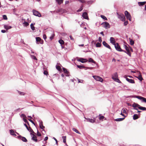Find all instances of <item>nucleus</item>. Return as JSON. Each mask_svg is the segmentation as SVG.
Listing matches in <instances>:
<instances>
[{"label": "nucleus", "mask_w": 146, "mask_h": 146, "mask_svg": "<svg viewBox=\"0 0 146 146\" xmlns=\"http://www.w3.org/2000/svg\"><path fill=\"white\" fill-rule=\"evenodd\" d=\"M21 117H23V118H25L26 117L25 115L24 114H21Z\"/></svg>", "instance_id": "4d7b16f0"}, {"label": "nucleus", "mask_w": 146, "mask_h": 146, "mask_svg": "<svg viewBox=\"0 0 146 146\" xmlns=\"http://www.w3.org/2000/svg\"><path fill=\"white\" fill-rule=\"evenodd\" d=\"M138 96H136V95L131 96L132 98H137Z\"/></svg>", "instance_id": "0e129e2a"}, {"label": "nucleus", "mask_w": 146, "mask_h": 146, "mask_svg": "<svg viewBox=\"0 0 146 146\" xmlns=\"http://www.w3.org/2000/svg\"><path fill=\"white\" fill-rule=\"evenodd\" d=\"M62 69L64 73H65L66 72V71H67V69L64 67H62Z\"/></svg>", "instance_id": "5fc2aeb1"}, {"label": "nucleus", "mask_w": 146, "mask_h": 146, "mask_svg": "<svg viewBox=\"0 0 146 146\" xmlns=\"http://www.w3.org/2000/svg\"><path fill=\"white\" fill-rule=\"evenodd\" d=\"M30 134L33 135V136L31 138L32 140L36 142H37L38 141V139H37L36 136L35 135L32 134L31 133Z\"/></svg>", "instance_id": "f3484780"}, {"label": "nucleus", "mask_w": 146, "mask_h": 146, "mask_svg": "<svg viewBox=\"0 0 146 146\" xmlns=\"http://www.w3.org/2000/svg\"><path fill=\"white\" fill-rule=\"evenodd\" d=\"M73 131H74L76 133H78L79 134H80L81 133L79 131L76 129L75 128H73L72 129Z\"/></svg>", "instance_id": "4c0bfd02"}, {"label": "nucleus", "mask_w": 146, "mask_h": 146, "mask_svg": "<svg viewBox=\"0 0 146 146\" xmlns=\"http://www.w3.org/2000/svg\"><path fill=\"white\" fill-rule=\"evenodd\" d=\"M75 64L76 66L77 67L79 68L80 69H82V68H85V66L83 64H82L81 65H79L76 64Z\"/></svg>", "instance_id": "393cba45"}, {"label": "nucleus", "mask_w": 146, "mask_h": 146, "mask_svg": "<svg viewBox=\"0 0 146 146\" xmlns=\"http://www.w3.org/2000/svg\"><path fill=\"white\" fill-rule=\"evenodd\" d=\"M110 42L113 45H114L116 44L115 39L113 37L110 38Z\"/></svg>", "instance_id": "6ab92c4d"}, {"label": "nucleus", "mask_w": 146, "mask_h": 146, "mask_svg": "<svg viewBox=\"0 0 146 146\" xmlns=\"http://www.w3.org/2000/svg\"><path fill=\"white\" fill-rule=\"evenodd\" d=\"M123 47L126 50V54L129 56H131V53L130 52V50L129 48L125 44L123 45Z\"/></svg>", "instance_id": "423d86ee"}, {"label": "nucleus", "mask_w": 146, "mask_h": 146, "mask_svg": "<svg viewBox=\"0 0 146 146\" xmlns=\"http://www.w3.org/2000/svg\"><path fill=\"white\" fill-rule=\"evenodd\" d=\"M101 25H102L103 27L105 28L106 29L110 28V25L107 22H104L102 23Z\"/></svg>", "instance_id": "20e7f679"}, {"label": "nucleus", "mask_w": 146, "mask_h": 146, "mask_svg": "<svg viewBox=\"0 0 146 146\" xmlns=\"http://www.w3.org/2000/svg\"><path fill=\"white\" fill-rule=\"evenodd\" d=\"M35 24V23H32L30 25L31 28L32 30L34 31L35 30V27L34 25Z\"/></svg>", "instance_id": "bb28decb"}, {"label": "nucleus", "mask_w": 146, "mask_h": 146, "mask_svg": "<svg viewBox=\"0 0 146 146\" xmlns=\"http://www.w3.org/2000/svg\"><path fill=\"white\" fill-rule=\"evenodd\" d=\"M118 77V75L117 74V72H116L113 74L112 75V77L111 78L112 79V78H117Z\"/></svg>", "instance_id": "5701e85b"}, {"label": "nucleus", "mask_w": 146, "mask_h": 146, "mask_svg": "<svg viewBox=\"0 0 146 146\" xmlns=\"http://www.w3.org/2000/svg\"><path fill=\"white\" fill-rule=\"evenodd\" d=\"M70 39L71 40H74V38H73V37H72V36H71V35H70Z\"/></svg>", "instance_id": "774afa93"}, {"label": "nucleus", "mask_w": 146, "mask_h": 146, "mask_svg": "<svg viewBox=\"0 0 146 146\" xmlns=\"http://www.w3.org/2000/svg\"><path fill=\"white\" fill-rule=\"evenodd\" d=\"M62 138L63 139V142L64 143H66V136H63L62 137Z\"/></svg>", "instance_id": "79ce46f5"}, {"label": "nucleus", "mask_w": 146, "mask_h": 146, "mask_svg": "<svg viewBox=\"0 0 146 146\" xmlns=\"http://www.w3.org/2000/svg\"><path fill=\"white\" fill-rule=\"evenodd\" d=\"M98 40L99 42H100V43L102 42V38L100 37H99L98 38Z\"/></svg>", "instance_id": "680f3d73"}, {"label": "nucleus", "mask_w": 146, "mask_h": 146, "mask_svg": "<svg viewBox=\"0 0 146 146\" xmlns=\"http://www.w3.org/2000/svg\"><path fill=\"white\" fill-rule=\"evenodd\" d=\"M77 61L83 63L88 62V60L86 58H80L77 60Z\"/></svg>", "instance_id": "9d476101"}, {"label": "nucleus", "mask_w": 146, "mask_h": 146, "mask_svg": "<svg viewBox=\"0 0 146 146\" xmlns=\"http://www.w3.org/2000/svg\"><path fill=\"white\" fill-rule=\"evenodd\" d=\"M126 110H127V109L126 108H123L122 110V111H123V113H125V114H127V113L126 111Z\"/></svg>", "instance_id": "a18cd8bd"}, {"label": "nucleus", "mask_w": 146, "mask_h": 146, "mask_svg": "<svg viewBox=\"0 0 146 146\" xmlns=\"http://www.w3.org/2000/svg\"><path fill=\"white\" fill-rule=\"evenodd\" d=\"M44 72L43 74L44 75H45L46 76H47L48 75V72L46 70H44Z\"/></svg>", "instance_id": "37998d69"}, {"label": "nucleus", "mask_w": 146, "mask_h": 146, "mask_svg": "<svg viewBox=\"0 0 146 146\" xmlns=\"http://www.w3.org/2000/svg\"><path fill=\"white\" fill-rule=\"evenodd\" d=\"M83 5H82L80 8L78 10L76 11V12H79L81 11L83 9Z\"/></svg>", "instance_id": "72a5a7b5"}, {"label": "nucleus", "mask_w": 146, "mask_h": 146, "mask_svg": "<svg viewBox=\"0 0 146 146\" xmlns=\"http://www.w3.org/2000/svg\"><path fill=\"white\" fill-rule=\"evenodd\" d=\"M102 44L104 46L110 49L111 50V48L110 46L105 41L103 42Z\"/></svg>", "instance_id": "4468645a"}, {"label": "nucleus", "mask_w": 146, "mask_h": 146, "mask_svg": "<svg viewBox=\"0 0 146 146\" xmlns=\"http://www.w3.org/2000/svg\"><path fill=\"white\" fill-rule=\"evenodd\" d=\"M27 130L29 131L30 132L32 133H34V131L33 130V129H31V127H29L28 128V129H27Z\"/></svg>", "instance_id": "ea45409f"}, {"label": "nucleus", "mask_w": 146, "mask_h": 146, "mask_svg": "<svg viewBox=\"0 0 146 146\" xmlns=\"http://www.w3.org/2000/svg\"><path fill=\"white\" fill-rule=\"evenodd\" d=\"M137 99L141 100L142 102L146 103V98L140 96H138Z\"/></svg>", "instance_id": "2eb2a0df"}, {"label": "nucleus", "mask_w": 146, "mask_h": 146, "mask_svg": "<svg viewBox=\"0 0 146 146\" xmlns=\"http://www.w3.org/2000/svg\"><path fill=\"white\" fill-rule=\"evenodd\" d=\"M43 38L45 40L46 38V36L45 34H44L43 35Z\"/></svg>", "instance_id": "052dcab7"}, {"label": "nucleus", "mask_w": 146, "mask_h": 146, "mask_svg": "<svg viewBox=\"0 0 146 146\" xmlns=\"http://www.w3.org/2000/svg\"><path fill=\"white\" fill-rule=\"evenodd\" d=\"M33 15L35 16L40 17L41 16L40 13L38 11L35 9L33 10Z\"/></svg>", "instance_id": "6e6552de"}, {"label": "nucleus", "mask_w": 146, "mask_h": 146, "mask_svg": "<svg viewBox=\"0 0 146 146\" xmlns=\"http://www.w3.org/2000/svg\"><path fill=\"white\" fill-rule=\"evenodd\" d=\"M17 137L18 139L21 140L23 142H26L27 141V139L25 137H23L21 135L18 136Z\"/></svg>", "instance_id": "f8f14e48"}, {"label": "nucleus", "mask_w": 146, "mask_h": 146, "mask_svg": "<svg viewBox=\"0 0 146 146\" xmlns=\"http://www.w3.org/2000/svg\"><path fill=\"white\" fill-rule=\"evenodd\" d=\"M93 1H87V3L88 5H90L92 4L93 3Z\"/></svg>", "instance_id": "49530a36"}, {"label": "nucleus", "mask_w": 146, "mask_h": 146, "mask_svg": "<svg viewBox=\"0 0 146 146\" xmlns=\"http://www.w3.org/2000/svg\"><path fill=\"white\" fill-rule=\"evenodd\" d=\"M104 118V116L102 115L101 116L100 114L99 116V119L100 120H102Z\"/></svg>", "instance_id": "c03bdc74"}, {"label": "nucleus", "mask_w": 146, "mask_h": 146, "mask_svg": "<svg viewBox=\"0 0 146 146\" xmlns=\"http://www.w3.org/2000/svg\"><path fill=\"white\" fill-rule=\"evenodd\" d=\"M139 106L140 105H139L137 103H136L135 102H134L132 105V106L133 108L132 109L133 110H138V109H137L136 108H139Z\"/></svg>", "instance_id": "1a4fd4ad"}, {"label": "nucleus", "mask_w": 146, "mask_h": 146, "mask_svg": "<svg viewBox=\"0 0 146 146\" xmlns=\"http://www.w3.org/2000/svg\"><path fill=\"white\" fill-rule=\"evenodd\" d=\"M88 62H92L94 64H97L96 62L94 61V60L91 58H88Z\"/></svg>", "instance_id": "412c9836"}, {"label": "nucleus", "mask_w": 146, "mask_h": 146, "mask_svg": "<svg viewBox=\"0 0 146 146\" xmlns=\"http://www.w3.org/2000/svg\"><path fill=\"white\" fill-rule=\"evenodd\" d=\"M4 27L7 30L9 29H11L12 28V27L6 25H5L4 26Z\"/></svg>", "instance_id": "b1692460"}, {"label": "nucleus", "mask_w": 146, "mask_h": 146, "mask_svg": "<svg viewBox=\"0 0 146 146\" xmlns=\"http://www.w3.org/2000/svg\"><path fill=\"white\" fill-rule=\"evenodd\" d=\"M56 12L57 13L59 12L63 13L64 12V10L62 8H60L56 10Z\"/></svg>", "instance_id": "c85d7f7f"}, {"label": "nucleus", "mask_w": 146, "mask_h": 146, "mask_svg": "<svg viewBox=\"0 0 146 146\" xmlns=\"http://www.w3.org/2000/svg\"><path fill=\"white\" fill-rule=\"evenodd\" d=\"M135 77L138 78L141 82L143 80L141 74H139L137 76H135Z\"/></svg>", "instance_id": "4be33fe9"}, {"label": "nucleus", "mask_w": 146, "mask_h": 146, "mask_svg": "<svg viewBox=\"0 0 146 146\" xmlns=\"http://www.w3.org/2000/svg\"><path fill=\"white\" fill-rule=\"evenodd\" d=\"M129 40H130L129 41H130V44L131 45H133L134 43V41L132 39H131L130 38Z\"/></svg>", "instance_id": "a19ab883"}, {"label": "nucleus", "mask_w": 146, "mask_h": 146, "mask_svg": "<svg viewBox=\"0 0 146 146\" xmlns=\"http://www.w3.org/2000/svg\"><path fill=\"white\" fill-rule=\"evenodd\" d=\"M19 94L21 95H24L25 93L23 92H22L19 91H18Z\"/></svg>", "instance_id": "de8ad7c7"}, {"label": "nucleus", "mask_w": 146, "mask_h": 146, "mask_svg": "<svg viewBox=\"0 0 146 146\" xmlns=\"http://www.w3.org/2000/svg\"><path fill=\"white\" fill-rule=\"evenodd\" d=\"M56 69L58 70V71H61V67L58 65H56Z\"/></svg>", "instance_id": "58836bf2"}, {"label": "nucleus", "mask_w": 146, "mask_h": 146, "mask_svg": "<svg viewBox=\"0 0 146 146\" xmlns=\"http://www.w3.org/2000/svg\"><path fill=\"white\" fill-rule=\"evenodd\" d=\"M22 20H23V19H22ZM23 20H24V22H23V24L24 25V26L27 27V26H28L29 25V23L27 22H26L25 20V19H23Z\"/></svg>", "instance_id": "7c9ffc66"}, {"label": "nucleus", "mask_w": 146, "mask_h": 146, "mask_svg": "<svg viewBox=\"0 0 146 146\" xmlns=\"http://www.w3.org/2000/svg\"><path fill=\"white\" fill-rule=\"evenodd\" d=\"M57 2L58 4L60 5L62 3L63 0H55Z\"/></svg>", "instance_id": "e433bc0d"}, {"label": "nucleus", "mask_w": 146, "mask_h": 146, "mask_svg": "<svg viewBox=\"0 0 146 146\" xmlns=\"http://www.w3.org/2000/svg\"><path fill=\"white\" fill-rule=\"evenodd\" d=\"M48 139V137L47 136L45 137L44 139V141H47Z\"/></svg>", "instance_id": "69168bd1"}, {"label": "nucleus", "mask_w": 146, "mask_h": 146, "mask_svg": "<svg viewBox=\"0 0 146 146\" xmlns=\"http://www.w3.org/2000/svg\"><path fill=\"white\" fill-rule=\"evenodd\" d=\"M125 14L127 19L129 20L130 21H131V17L130 13L127 11H126L125 12Z\"/></svg>", "instance_id": "f257e3e1"}, {"label": "nucleus", "mask_w": 146, "mask_h": 146, "mask_svg": "<svg viewBox=\"0 0 146 146\" xmlns=\"http://www.w3.org/2000/svg\"><path fill=\"white\" fill-rule=\"evenodd\" d=\"M37 135L39 137H41V133L39 132L38 130L37 129V132L36 133Z\"/></svg>", "instance_id": "603ef678"}, {"label": "nucleus", "mask_w": 146, "mask_h": 146, "mask_svg": "<svg viewBox=\"0 0 146 146\" xmlns=\"http://www.w3.org/2000/svg\"><path fill=\"white\" fill-rule=\"evenodd\" d=\"M146 3V1L139 2H138V5L140 6H143Z\"/></svg>", "instance_id": "cd10ccee"}, {"label": "nucleus", "mask_w": 146, "mask_h": 146, "mask_svg": "<svg viewBox=\"0 0 146 146\" xmlns=\"http://www.w3.org/2000/svg\"><path fill=\"white\" fill-rule=\"evenodd\" d=\"M32 58L35 60H37V59L36 57L34 55H31Z\"/></svg>", "instance_id": "3c124183"}, {"label": "nucleus", "mask_w": 146, "mask_h": 146, "mask_svg": "<svg viewBox=\"0 0 146 146\" xmlns=\"http://www.w3.org/2000/svg\"><path fill=\"white\" fill-rule=\"evenodd\" d=\"M43 138L42 137H40L38 138V141H40Z\"/></svg>", "instance_id": "bf43d9fd"}, {"label": "nucleus", "mask_w": 146, "mask_h": 146, "mask_svg": "<svg viewBox=\"0 0 146 146\" xmlns=\"http://www.w3.org/2000/svg\"><path fill=\"white\" fill-rule=\"evenodd\" d=\"M78 1H79L82 3H84L86 2L85 0H78Z\"/></svg>", "instance_id": "864d4df0"}, {"label": "nucleus", "mask_w": 146, "mask_h": 146, "mask_svg": "<svg viewBox=\"0 0 146 146\" xmlns=\"http://www.w3.org/2000/svg\"><path fill=\"white\" fill-rule=\"evenodd\" d=\"M58 42L61 44V45H62V44H64V41L61 39H60L59 40Z\"/></svg>", "instance_id": "f704fd0d"}, {"label": "nucleus", "mask_w": 146, "mask_h": 146, "mask_svg": "<svg viewBox=\"0 0 146 146\" xmlns=\"http://www.w3.org/2000/svg\"><path fill=\"white\" fill-rule=\"evenodd\" d=\"M93 77L96 80L102 82L103 81V78L99 76H93Z\"/></svg>", "instance_id": "39448f33"}, {"label": "nucleus", "mask_w": 146, "mask_h": 146, "mask_svg": "<svg viewBox=\"0 0 146 146\" xmlns=\"http://www.w3.org/2000/svg\"><path fill=\"white\" fill-rule=\"evenodd\" d=\"M125 118V117L123 118H118L115 119L114 120L117 121H120L123 120Z\"/></svg>", "instance_id": "a878e982"}, {"label": "nucleus", "mask_w": 146, "mask_h": 146, "mask_svg": "<svg viewBox=\"0 0 146 146\" xmlns=\"http://www.w3.org/2000/svg\"><path fill=\"white\" fill-rule=\"evenodd\" d=\"M124 22V25L125 26H126L127 25L128 23V21H125Z\"/></svg>", "instance_id": "6e6d98bb"}, {"label": "nucleus", "mask_w": 146, "mask_h": 146, "mask_svg": "<svg viewBox=\"0 0 146 146\" xmlns=\"http://www.w3.org/2000/svg\"><path fill=\"white\" fill-rule=\"evenodd\" d=\"M101 17L103 19L105 20H107V18L104 15H101Z\"/></svg>", "instance_id": "8fccbe9b"}, {"label": "nucleus", "mask_w": 146, "mask_h": 146, "mask_svg": "<svg viewBox=\"0 0 146 146\" xmlns=\"http://www.w3.org/2000/svg\"><path fill=\"white\" fill-rule=\"evenodd\" d=\"M36 43L37 44L40 43L42 44L43 43L44 41L39 37H36Z\"/></svg>", "instance_id": "f03ea898"}, {"label": "nucleus", "mask_w": 146, "mask_h": 146, "mask_svg": "<svg viewBox=\"0 0 146 146\" xmlns=\"http://www.w3.org/2000/svg\"><path fill=\"white\" fill-rule=\"evenodd\" d=\"M10 132L11 135H14V136H16V134L15 133V132L14 130L13 129H11L10 130Z\"/></svg>", "instance_id": "2f4dec72"}, {"label": "nucleus", "mask_w": 146, "mask_h": 146, "mask_svg": "<svg viewBox=\"0 0 146 146\" xmlns=\"http://www.w3.org/2000/svg\"><path fill=\"white\" fill-rule=\"evenodd\" d=\"M53 139H54L55 140V141H56V143L57 145H58V143L57 140L54 137H53Z\"/></svg>", "instance_id": "13d9d810"}, {"label": "nucleus", "mask_w": 146, "mask_h": 146, "mask_svg": "<svg viewBox=\"0 0 146 146\" xmlns=\"http://www.w3.org/2000/svg\"><path fill=\"white\" fill-rule=\"evenodd\" d=\"M38 121L39 122V125L40 128L42 129L45 132V131L43 129L45 127L43 125V122L42 121H41L40 120H39V121Z\"/></svg>", "instance_id": "ddd939ff"}, {"label": "nucleus", "mask_w": 146, "mask_h": 146, "mask_svg": "<svg viewBox=\"0 0 146 146\" xmlns=\"http://www.w3.org/2000/svg\"><path fill=\"white\" fill-rule=\"evenodd\" d=\"M139 109L143 111L146 110V108L141 106L140 105L139 108Z\"/></svg>", "instance_id": "473e14b6"}, {"label": "nucleus", "mask_w": 146, "mask_h": 146, "mask_svg": "<svg viewBox=\"0 0 146 146\" xmlns=\"http://www.w3.org/2000/svg\"><path fill=\"white\" fill-rule=\"evenodd\" d=\"M3 19L5 20H7V16L6 15H3Z\"/></svg>", "instance_id": "09e8293b"}, {"label": "nucleus", "mask_w": 146, "mask_h": 146, "mask_svg": "<svg viewBox=\"0 0 146 146\" xmlns=\"http://www.w3.org/2000/svg\"><path fill=\"white\" fill-rule=\"evenodd\" d=\"M117 14L118 15V18L121 20L123 22L125 21L126 18L123 14L119 15L118 13H117Z\"/></svg>", "instance_id": "7ed1b4c3"}, {"label": "nucleus", "mask_w": 146, "mask_h": 146, "mask_svg": "<svg viewBox=\"0 0 146 146\" xmlns=\"http://www.w3.org/2000/svg\"><path fill=\"white\" fill-rule=\"evenodd\" d=\"M140 113L137 114H134L133 116V119L134 120H136L139 118L140 116Z\"/></svg>", "instance_id": "a211bd4d"}, {"label": "nucleus", "mask_w": 146, "mask_h": 146, "mask_svg": "<svg viewBox=\"0 0 146 146\" xmlns=\"http://www.w3.org/2000/svg\"><path fill=\"white\" fill-rule=\"evenodd\" d=\"M127 75H125L124 77L125 78L126 80L130 83L134 84L135 83V82L132 79H130L126 77Z\"/></svg>", "instance_id": "9b49d317"}, {"label": "nucleus", "mask_w": 146, "mask_h": 146, "mask_svg": "<svg viewBox=\"0 0 146 146\" xmlns=\"http://www.w3.org/2000/svg\"><path fill=\"white\" fill-rule=\"evenodd\" d=\"M82 16L83 18L86 19H89L87 13L86 12H83L82 14Z\"/></svg>", "instance_id": "dca6fc26"}, {"label": "nucleus", "mask_w": 146, "mask_h": 146, "mask_svg": "<svg viewBox=\"0 0 146 146\" xmlns=\"http://www.w3.org/2000/svg\"><path fill=\"white\" fill-rule=\"evenodd\" d=\"M112 79L115 81L119 83H121V82L117 78H112Z\"/></svg>", "instance_id": "c756f323"}, {"label": "nucleus", "mask_w": 146, "mask_h": 146, "mask_svg": "<svg viewBox=\"0 0 146 146\" xmlns=\"http://www.w3.org/2000/svg\"><path fill=\"white\" fill-rule=\"evenodd\" d=\"M23 121L25 123H26L27 122H28V121L25 118H23Z\"/></svg>", "instance_id": "338daca9"}, {"label": "nucleus", "mask_w": 146, "mask_h": 146, "mask_svg": "<svg viewBox=\"0 0 146 146\" xmlns=\"http://www.w3.org/2000/svg\"><path fill=\"white\" fill-rule=\"evenodd\" d=\"M78 83H82L83 82V80H80V79H78Z\"/></svg>", "instance_id": "e2e57ef3"}, {"label": "nucleus", "mask_w": 146, "mask_h": 146, "mask_svg": "<svg viewBox=\"0 0 146 146\" xmlns=\"http://www.w3.org/2000/svg\"><path fill=\"white\" fill-rule=\"evenodd\" d=\"M102 45L101 43L98 42L96 44V47H100Z\"/></svg>", "instance_id": "c9c22d12"}, {"label": "nucleus", "mask_w": 146, "mask_h": 146, "mask_svg": "<svg viewBox=\"0 0 146 146\" xmlns=\"http://www.w3.org/2000/svg\"><path fill=\"white\" fill-rule=\"evenodd\" d=\"M87 120V121L88 122H89L91 123H93L95 122L96 120V119H92L91 118H86Z\"/></svg>", "instance_id": "aec40b11"}, {"label": "nucleus", "mask_w": 146, "mask_h": 146, "mask_svg": "<svg viewBox=\"0 0 146 146\" xmlns=\"http://www.w3.org/2000/svg\"><path fill=\"white\" fill-rule=\"evenodd\" d=\"M114 45L115 49L117 51L119 52L121 51V50H122V49L121 48L120 45L117 42Z\"/></svg>", "instance_id": "0eeeda50"}]
</instances>
